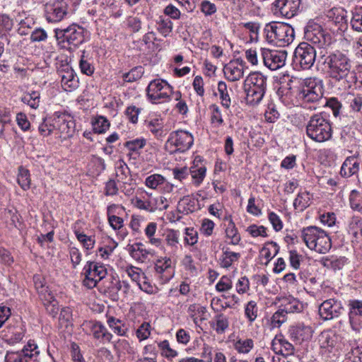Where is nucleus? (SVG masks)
I'll use <instances>...</instances> for the list:
<instances>
[{
	"instance_id": "nucleus-1",
	"label": "nucleus",
	"mask_w": 362,
	"mask_h": 362,
	"mask_svg": "<svg viewBox=\"0 0 362 362\" xmlns=\"http://www.w3.org/2000/svg\"><path fill=\"white\" fill-rule=\"evenodd\" d=\"M323 64L327 68V73L336 81L346 79L349 75H354L352 63L344 53L337 52L325 57Z\"/></svg>"
},
{
	"instance_id": "nucleus-2",
	"label": "nucleus",
	"mask_w": 362,
	"mask_h": 362,
	"mask_svg": "<svg viewBox=\"0 0 362 362\" xmlns=\"http://www.w3.org/2000/svg\"><path fill=\"white\" fill-rule=\"evenodd\" d=\"M267 87V77L259 71L250 73L244 81L246 103L256 105L262 100Z\"/></svg>"
},
{
	"instance_id": "nucleus-3",
	"label": "nucleus",
	"mask_w": 362,
	"mask_h": 362,
	"mask_svg": "<svg viewBox=\"0 0 362 362\" xmlns=\"http://www.w3.org/2000/svg\"><path fill=\"white\" fill-rule=\"evenodd\" d=\"M306 134L316 142L327 141L332 135L331 124L321 114H315L310 118L306 125Z\"/></svg>"
},
{
	"instance_id": "nucleus-4",
	"label": "nucleus",
	"mask_w": 362,
	"mask_h": 362,
	"mask_svg": "<svg viewBox=\"0 0 362 362\" xmlns=\"http://www.w3.org/2000/svg\"><path fill=\"white\" fill-rule=\"evenodd\" d=\"M322 85L316 78H307L300 83L297 98L303 103H314L322 98Z\"/></svg>"
},
{
	"instance_id": "nucleus-5",
	"label": "nucleus",
	"mask_w": 362,
	"mask_h": 362,
	"mask_svg": "<svg viewBox=\"0 0 362 362\" xmlns=\"http://www.w3.org/2000/svg\"><path fill=\"white\" fill-rule=\"evenodd\" d=\"M172 94V86L164 80L154 79L149 83L146 88L148 98L155 104L169 101Z\"/></svg>"
},
{
	"instance_id": "nucleus-6",
	"label": "nucleus",
	"mask_w": 362,
	"mask_h": 362,
	"mask_svg": "<svg viewBox=\"0 0 362 362\" xmlns=\"http://www.w3.org/2000/svg\"><path fill=\"white\" fill-rule=\"evenodd\" d=\"M74 0H52L45 5V16L49 23L61 21L68 13Z\"/></svg>"
},
{
	"instance_id": "nucleus-7",
	"label": "nucleus",
	"mask_w": 362,
	"mask_h": 362,
	"mask_svg": "<svg viewBox=\"0 0 362 362\" xmlns=\"http://www.w3.org/2000/svg\"><path fill=\"white\" fill-rule=\"evenodd\" d=\"M85 279L83 284L88 288H93L107 275V269L103 264L87 262L83 268Z\"/></svg>"
},
{
	"instance_id": "nucleus-8",
	"label": "nucleus",
	"mask_w": 362,
	"mask_h": 362,
	"mask_svg": "<svg viewBox=\"0 0 362 362\" xmlns=\"http://www.w3.org/2000/svg\"><path fill=\"white\" fill-rule=\"evenodd\" d=\"M86 33L83 28L74 24L64 30H56L55 35L60 42L77 47L84 42Z\"/></svg>"
},
{
	"instance_id": "nucleus-9",
	"label": "nucleus",
	"mask_w": 362,
	"mask_h": 362,
	"mask_svg": "<svg viewBox=\"0 0 362 362\" xmlns=\"http://www.w3.org/2000/svg\"><path fill=\"white\" fill-rule=\"evenodd\" d=\"M294 57L303 69H309L315 62V48L308 42H301L295 49Z\"/></svg>"
},
{
	"instance_id": "nucleus-10",
	"label": "nucleus",
	"mask_w": 362,
	"mask_h": 362,
	"mask_svg": "<svg viewBox=\"0 0 362 362\" xmlns=\"http://www.w3.org/2000/svg\"><path fill=\"white\" fill-rule=\"evenodd\" d=\"M304 37L307 41L320 48L329 44L330 39L322 27L315 23L309 22L304 29Z\"/></svg>"
},
{
	"instance_id": "nucleus-11",
	"label": "nucleus",
	"mask_w": 362,
	"mask_h": 362,
	"mask_svg": "<svg viewBox=\"0 0 362 362\" xmlns=\"http://www.w3.org/2000/svg\"><path fill=\"white\" fill-rule=\"evenodd\" d=\"M344 311L341 302L335 298L324 300L318 308L320 318L325 321L339 317Z\"/></svg>"
},
{
	"instance_id": "nucleus-12",
	"label": "nucleus",
	"mask_w": 362,
	"mask_h": 362,
	"mask_svg": "<svg viewBox=\"0 0 362 362\" xmlns=\"http://www.w3.org/2000/svg\"><path fill=\"white\" fill-rule=\"evenodd\" d=\"M261 55L264 64L272 71L284 66L287 56L285 51L272 50L266 48L261 49Z\"/></svg>"
},
{
	"instance_id": "nucleus-13",
	"label": "nucleus",
	"mask_w": 362,
	"mask_h": 362,
	"mask_svg": "<svg viewBox=\"0 0 362 362\" xmlns=\"http://www.w3.org/2000/svg\"><path fill=\"white\" fill-rule=\"evenodd\" d=\"M194 138L192 135L183 130L172 132L168 139V144L175 147V151L185 152L193 144Z\"/></svg>"
},
{
	"instance_id": "nucleus-14",
	"label": "nucleus",
	"mask_w": 362,
	"mask_h": 362,
	"mask_svg": "<svg viewBox=\"0 0 362 362\" xmlns=\"http://www.w3.org/2000/svg\"><path fill=\"white\" fill-rule=\"evenodd\" d=\"M300 4V0H276L272 4V10L274 13L291 18L297 15Z\"/></svg>"
},
{
	"instance_id": "nucleus-15",
	"label": "nucleus",
	"mask_w": 362,
	"mask_h": 362,
	"mask_svg": "<svg viewBox=\"0 0 362 362\" xmlns=\"http://www.w3.org/2000/svg\"><path fill=\"white\" fill-rule=\"evenodd\" d=\"M274 33L276 44L279 47L288 45L295 37L294 29L284 23H274Z\"/></svg>"
},
{
	"instance_id": "nucleus-16",
	"label": "nucleus",
	"mask_w": 362,
	"mask_h": 362,
	"mask_svg": "<svg viewBox=\"0 0 362 362\" xmlns=\"http://www.w3.org/2000/svg\"><path fill=\"white\" fill-rule=\"evenodd\" d=\"M342 339L340 334L335 332H322L319 338L320 346L321 349L331 352L333 349H337L340 347Z\"/></svg>"
},
{
	"instance_id": "nucleus-17",
	"label": "nucleus",
	"mask_w": 362,
	"mask_h": 362,
	"mask_svg": "<svg viewBox=\"0 0 362 362\" xmlns=\"http://www.w3.org/2000/svg\"><path fill=\"white\" fill-rule=\"evenodd\" d=\"M223 71L228 80L237 81L244 76V65L239 59L231 61L224 66Z\"/></svg>"
},
{
	"instance_id": "nucleus-18",
	"label": "nucleus",
	"mask_w": 362,
	"mask_h": 362,
	"mask_svg": "<svg viewBox=\"0 0 362 362\" xmlns=\"http://www.w3.org/2000/svg\"><path fill=\"white\" fill-rule=\"evenodd\" d=\"M154 269L163 281H168L173 276L172 260L169 257H161L155 262Z\"/></svg>"
},
{
	"instance_id": "nucleus-19",
	"label": "nucleus",
	"mask_w": 362,
	"mask_h": 362,
	"mask_svg": "<svg viewBox=\"0 0 362 362\" xmlns=\"http://www.w3.org/2000/svg\"><path fill=\"white\" fill-rule=\"evenodd\" d=\"M59 74L62 78L61 83L64 90L71 91L78 87V81L71 67L66 66L64 69L59 70Z\"/></svg>"
},
{
	"instance_id": "nucleus-20",
	"label": "nucleus",
	"mask_w": 362,
	"mask_h": 362,
	"mask_svg": "<svg viewBox=\"0 0 362 362\" xmlns=\"http://www.w3.org/2000/svg\"><path fill=\"white\" fill-rule=\"evenodd\" d=\"M291 338L298 343L309 340L312 338L313 330L310 326L298 324L289 329Z\"/></svg>"
},
{
	"instance_id": "nucleus-21",
	"label": "nucleus",
	"mask_w": 362,
	"mask_h": 362,
	"mask_svg": "<svg viewBox=\"0 0 362 362\" xmlns=\"http://www.w3.org/2000/svg\"><path fill=\"white\" fill-rule=\"evenodd\" d=\"M322 229L316 226H308L301 230V237L308 248L313 250L321 235Z\"/></svg>"
},
{
	"instance_id": "nucleus-22",
	"label": "nucleus",
	"mask_w": 362,
	"mask_h": 362,
	"mask_svg": "<svg viewBox=\"0 0 362 362\" xmlns=\"http://www.w3.org/2000/svg\"><path fill=\"white\" fill-rule=\"evenodd\" d=\"M360 160L356 156H349L344 161L340 170L342 177H349L358 173Z\"/></svg>"
},
{
	"instance_id": "nucleus-23",
	"label": "nucleus",
	"mask_w": 362,
	"mask_h": 362,
	"mask_svg": "<svg viewBox=\"0 0 362 362\" xmlns=\"http://www.w3.org/2000/svg\"><path fill=\"white\" fill-rule=\"evenodd\" d=\"M39 353L37 345L33 340H29L23 349L16 353L17 358H15V362H28Z\"/></svg>"
},
{
	"instance_id": "nucleus-24",
	"label": "nucleus",
	"mask_w": 362,
	"mask_h": 362,
	"mask_svg": "<svg viewBox=\"0 0 362 362\" xmlns=\"http://www.w3.org/2000/svg\"><path fill=\"white\" fill-rule=\"evenodd\" d=\"M55 125L57 126L59 131L61 133V136L64 139L71 136L74 133L75 124L73 120H67L64 116L59 117L55 121Z\"/></svg>"
},
{
	"instance_id": "nucleus-25",
	"label": "nucleus",
	"mask_w": 362,
	"mask_h": 362,
	"mask_svg": "<svg viewBox=\"0 0 362 362\" xmlns=\"http://www.w3.org/2000/svg\"><path fill=\"white\" fill-rule=\"evenodd\" d=\"M40 298L43 302L47 312L52 317H55L58 314L59 307L58 302L52 294L50 293H43V291H42L40 292Z\"/></svg>"
},
{
	"instance_id": "nucleus-26",
	"label": "nucleus",
	"mask_w": 362,
	"mask_h": 362,
	"mask_svg": "<svg viewBox=\"0 0 362 362\" xmlns=\"http://www.w3.org/2000/svg\"><path fill=\"white\" fill-rule=\"evenodd\" d=\"M90 328L94 338L103 339L110 342L112 339V334L109 332L107 328L100 322H90Z\"/></svg>"
},
{
	"instance_id": "nucleus-27",
	"label": "nucleus",
	"mask_w": 362,
	"mask_h": 362,
	"mask_svg": "<svg viewBox=\"0 0 362 362\" xmlns=\"http://www.w3.org/2000/svg\"><path fill=\"white\" fill-rule=\"evenodd\" d=\"M197 200L190 196L183 197L178 202L177 211L180 213L188 214L197 210L196 203Z\"/></svg>"
},
{
	"instance_id": "nucleus-28",
	"label": "nucleus",
	"mask_w": 362,
	"mask_h": 362,
	"mask_svg": "<svg viewBox=\"0 0 362 362\" xmlns=\"http://www.w3.org/2000/svg\"><path fill=\"white\" fill-rule=\"evenodd\" d=\"M332 247L331 239L329 235L323 230L321 232V235L317 241L316 246L313 250L318 253L325 254Z\"/></svg>"
},
{
	"instance_id": "nucleus-29",
	"label": "nucleus",
	"mask_w": 362,
	"mask_h": 362,
	"mask_svg": "<svg viewBox=\"0 0 362 362\" xmlns=\"http://www.w3.org/2000/svg\"><path fill=\"white\" fill-rule=\"evenodd\" d=\"M240 257V253L232 252L228 248H223V254L220 258V264L222 267L228 268L233 263L237 262Z\"/></svg>"
},
{
	"instance_id": "nucleus-30",
	"label": "nucleus",
	"mask_w": 362,
	"mask_h": 362,
	"mask_svg": "<svg viewBox=\"0 0 362 362\" xmlns=\"http://www.w3.org/2000/svg\"><path fill=\"white\" fill-rule=\"evenodd\" d=\"M147 129L158 139L164 136L163 122L156 118L146 122Z\"/></svg>"
},
{
	"instance_id": "nucleus-31",
	"label": "nucleus",
	"mask_w": 362,
	"mask_h": 362,
	"mask_svg": "<svg viewBox=\"0 0 362 362\" xmlns=\"http://www.w3.org/2000/svg\"><path fill=\"white\" fill-rule=\"evenodd\" d=\"M107 323L110 328H111L114 332L120 336H124L127 332V327L124 323L119 319L115 318L113 316L107 317Z\"/></svg>"
},
{
	"instance_id": "nucleus-32",
	"label": "nucleus",
	"mask_w": 362,
	"mask_h": 362,
	"mask_svg": "<svg viewBox=\"0 0 362 362\" xmlns=\"http://www.w3.org/2000/svg\"><path fill=\"white\" fill-rule=\"evenodd\" d=\"M211 327L218 333L222 334L228 329L229 326L228 318L223 314H219L216 316L215 320L210 322Z\"/></svg>"
},
{
	"instance_id": "nucleus-33",
	"label": "nucleus",
	"mask_w": 362,
	"mask_h": 362,
	"mask_svg": "<svg viewBox=\"0 0 362 362\" xmlns=\"http://www.w3.org/2000/svg\"><path fill=\"white\" fill-rule=\"evenodd\" d=\"M281 306L286 313L299 312L301 309L299 301L294 298L285 297L281 298Z\"/></svg>"
},
{
	"instance_id": "nucleus-34",
	"label": "nucleus",
	"mask_w": 362,
	"mask_h": 362,
	"mask_svg": "<svg viewBox=\"0 0 362 362\" xmlns=\"http://www.w3.org/2000/svg\"><path fill=\"white\" fill-rule=\"evenodd\" d=\"M226 235L227 238L230 240V243L234 245H238L241 240L240 235L232 218L229 219L228 225L226 229Z\"/></svg>"
},
{
	"instance_id": "nucleus-35",
	"label": "nucleus",
	"mask_w": 362,
	"mask_h": 362,
	"mask_svg": "<svg viewBox=\"0 0 362 362\" xmlns=\"http://www.w3.org/2000/svg\"><path fill=\"white\" fill-rule=\"evenodd\" d=\"M311 195L308 192L299 193L293 202V206L296 209L299 208L303 210L308 207L311 203Z\"/></svg>"
},
{
	"instance_id": "nucleus-36",
	"label": "nucleus",
	"mask_w": 362,
	"mask_h": 362,
	"mask_svg": "<svg viewBox=\"0 0 362 362\" xmlns=\"http://www.w3.org/2000/svg\"><path fill=\"white\" fill-rule=\"evenodd\" d=\"M18 183L24 190H28L30 187V178L29 170L21 166L18 169Z\"/></svg>"
},
{
	"instance_id": "nucleus-37",
	"label": "nucleus",
	"mask_w": 362,
	"mask_h": 362,
	"mask_svg": "<svg viewBox=\"0 0 362 362\" xmlns=\"http://www.w3.org/2000/svg\"><path fill=\"white\" fill-rule=\"evenodd\" d=\"M218 91L220 95V99L221 100V105L226 109H228L230 106V98L228 93L227 85L223 81H220L218 83Z\"/></svg>"
},
{
	"instance_id": "nucleus-38",
	"label": "nucleus",
	"mask_w": 362,
	"mask_h": 362,
	"mask_svg": "<svg viewBox=\"0 0 362 362\" xmlns=\"http://www.w3.org/2000/svg\"><path fill=\"white\" fill-rule=\"evenodd\" d=\"M40 95L37 91H32L29 93H25L21 100L28 104L30 107L36 109L40 105Z\"/></svg>"
},
{
	"instance_id": "nucleus-39",
	"label": "nucleus",
	"mask_w": 362,
	"mask_h": 362,
	"mask_svg": "<svg viewBox=\"0 0 362 362\" xmlns=\"http://www.w3.org/2000/svg\"><path fill=\"white\" fill-rule=\"evenodd\" d=\"M254 346L251 339H238L234 344L235 349L240 354H248Z\"/></svg>"
},
{
	"instance_id": "nucleus-40",
	"label": "nucleus",
	"mask_w": 362,
	"mask_h": 362,
	"mask_svg": "<svg viewBox=\"0 0 362 362\" xmlns=\"http://www.w3.org/2000/svg\"><path fill=\"white\" fill-rule=\"evenodd\" d=\"M110 127L109 121L103 116H98L93 122V131L98 134L104 133Z\"/></svg>"
},
{
	"instance_id": "nucleus-41",
	"label": "nucleus",
	"mask_w": 362,
	"mask_h": 362,
	"mask_svg": "<svg viewBox=\"0 0 362 362\" xmlns=\"http://www.w3.org/2000/svg\"><path fill=\"white\" fill-rule=\"evenodd\" d=\"M144 74V68L141 66H136L130 71L123 75L124 81L126 82H134L141 78Z\"/></svg>"
},
{
	"instance_id": "nucleus-42",
	"label": "nucleus",
	"mask_w": 362,
	"mask_h": 362,
	"mask_svg": "<svg viewBox=\"0 0 362 362\" xmlns=\"http://www.w3.org/2000/svg\"><path fill=\"white\" fill-rule=\"evenodd\" d=\"M349 316H362V300H350L348 303Z\"/></svg>"
},
{
	"instance_id": "nucleus-43",
	"label": "nucleus",
	"mask_w": 362,
	"mask_h": 362,
	"mask_svg": "<svg viewBox=\"0 0 362 362\" xmlns=\"http://www.w3.org/2000/svg\"><path fill=\"white\" fill-rule=\"evenodd\" d=\"M84 54L85 53L83 52L81 55L79 62V66L83 74H86L87 76H91L93 74L95 69L90 62V59L86 57Z\"/></svg>"
},
{
	"instance_id": "nucleus-44",
	"label": "nucleus",
	"mask_w": 362,
	"mask_h": 362,
	"mask_svg": "<svg viewBox=\"0 0 362 362\" xmlns=\"http://www.w3.org/2000/svg\"><path fill=\"white\" fill-rule=\"evenodd\" d=\"M165 178L159 174H153L146 177L145 184L151 189H156L158 186L164 183Z\"/></svg>"
},
{
	"instance_id": "nucleus-45",
	"label": "nucleus",
	"mask_w": 362,
	"mask_h": 362,
	"mask_svg": "<svg viewBox=\"0 0 362 362\" xmlns=\"http://www.w3.org/2000/svg\"><path fill=\"white\" fill-rule=\"evenodd\" d=\"M116 176L119 180H124L129 173V169L124 160H119L116 163Z\"/></svg>"
},
{
	"instance_id": "nucleus-46",
	"label": "nucleus",
	"mask_w": 362,
	"mask_h": 362,
	"mask_svg": "<svg viewBox=\"0 0 362 362\" xmlns=\"http://www.w3.org/2000/svg\"><path fill=\"white\" fill-rule=\"evenodd\" d=\"M189 174H191L192 177L194 180V183L199 185L203 181L206 175V168H191L189 169Z\"/></svg>"
},
{
	"instance_id": "nucleus-47",
	"label": "nucleus",
	"mask_w": 362,
	"mask_h": 362,
	"mask_svg": "<svg viewBox=\"0 0 362 362\" xmlns=\"http://www.w3.org/2000/svg\"><path fill=\"white\" fill-rule=\"evenodd\" d=\"M257 312L258 308L256 302L254 300L248 302L245 308V313L250 322L254 321L257 318Z\"/></svg>"
},
{
	"instance_id": "nucleus-48",
	"label": "nucleus",
	"mask_w": 362,
	"mask_h": 362,
	"mask_svg": "<svg viewBox=\"0 0 362 362\" xmlns=\"http://www.w3.org/2000/svg\"><path fill=\"white\" fill-rule=\"evenodd\" d=\"M286 313L280 308L272 317V325L274 327H279L286 320Z\"/></svg>"
},
{
	"instance_id": "nucleus-49",
	"label": "nucleus",
	"mask_w": 362,
	"mask_h": 362,
	"mask_svg": "<svg viewBox=\"0 0 362 362\" xmlns=\"http://www.w3.org/2000/svg\"><path fill=\"white\" fill-rule=\"evenodd\" d=\"M209 110L211 112V123H216L218 126L221 125L223 123V119L218 106L216 104H212L209 106Z\"/></svg>"
},
{
	"instance_id": "nucleus-50",
	"label": "nucleus",
	"mask_w": 362,
	"mask_h": 362,
	"mask_svg": "<svg viewBox=\"0 0 362 362\" xmlns=\"http://www.w3.org/2000/svg\"><path fill=\"white\" fill-rule=\"evenodd\" d=\"M265 119L269 122H274L280 116L276 105L270 103L267 106V110L264 113Z\"/></svg>"
},
{
	"instance_id": "nucleus-51",
	"label": "nucleus",
	"mask_w": 362,
	"mask_h": 362,
	"mask_svg": "<svg viewBox=\"0 0 362 362\" xmlns=\"http://www.w3.org/2000/svg\"><path fill=\"white\" fill-rule=\"evenodd\" d=\"M173 30V23L169 19H160L158 22V30L163 36H168Z\"/></svg>"
},
{
	"instance_id": "nucleus-52",
	"label": "nucleus",
	"mask_w": 362,
	"mask_h": 362,
	"mask_svg": "<svg viewBox=\"0 0 362 362\" xmlns=\"http://www.w3.org/2000/svg\"><path fill=\"white\" fill-rule=\"evenodd\" d=\"M200 10L206 16H209L214 14L217 8L214 4L208 0H204L200 4Z\"/></svg>"
},
{
	"instance_id": "nucleus-53",
	"label": "nucleus",
	"mask_w": 362,
	"mask_h": 362,
	"mask_svg": "<svg viewBox=\"0 0 362 362\" xmlns=\"http://www.w3.org/2000/svg\"><path fill=\"white\" fill-rule=\"evenodd\" d=\"M146 145V140L144 139H136L128 141L124 144V146L130 151H137L142 148Z\"/></svg>"
},
{
	"instance_id": "nucleus-54",
	"label": "nucleus",
	"mask_w": 362,
	"mask_h": 362,
	"mask_svg": "<svg viewBox=\"0 0 362 362\" xmlns=\"http://www.w3.org/2000/svg\"><path fill=\"white\" fill-rule=\"evenodd\" d=\"M351 25L355 31L362 32V11L353 13Z\"/></svg>"
},
{
	"instance_id": "nucleus-55",
	"label": "nucleus",
	"mask_w": 362,
	"mask_h": 362,
	"mask_svg": "<svg viewBox=\"0 0 362 362\" xmlns=\"http://www.w3.org/2000/svg\"><path fill=\"white\" fill-rule=\"evenodd\" d=\"M149 197V199L147 201H144L139 198H136L135 200V206L139 209H143L149 212L154 211V207L152 206L151 197V195L146 193Z\"/></svg>"
},
{
	"instance_id": "nucleus-56",
	"label": "nucleus",
	"mask_w": 362,
	"mask_h": 362,
	"mask_svg": "<svg viewBox=\"0 0 362 362\" xmlns=\"http://www.w3.org/2000/svg\"><path fill=\"white\" fill-rule=\"evenodd\" d=\"M246 230L254 238L267 236V228L263 226H257L256 225H251L247 227Z\"/></svg>"
},
{
	"instance_id": "nucleus-57",
	"label": "nucleus",
	"mask_w": 362,
	"mask_h": 362,
	"mask_svg": "<svg viewBox=\"0 0 362 362\" xmlns=\"http://www.w3.org/2000/svg\"><path fill=\"white\" fill-rule=\"evenodd\" d=\"M151 325L148 322L142 323L136 330V337L140 341L148 339L151 334Z\"/></svg>"
},
{
	"instance_id": "nucleus-58",
	"label": "nucleus",
	"mask_w": 362,
	"mask_h": 362,
	"mask_svg": "<svg viewBox=\"0 0 362 362\" xmlns=\"http://www.w3.org/2000/svg\"><path fill=\"white\" fill-rule=\"evenodd\" d=\"M361 201V197L359 193L356 190H352L349 195V202L351 208L358 211L361 210L362 201Z\"/></svg>"
},
{
	"instance_id": "nucleus-59",
	"label": "nucleus",
	"mask_w": 362,
	"mask_h": 362,
	"mask_svg": "<svg viewBox=\"0 0 362 362\" xmlns=\"http://www.w3.org/2000/svg\"><path fill=\"white\" fill-rule=\"evenodd\" d=\"M152 206L154 207V211L157 209L165 210L168 208L167 199L164 197L160 196L156 198L151 197Z\"/></svg>"
},
{
	"instance_id": "nucleus-60",
	"label": "nucleus",
	"mask_w": 362,
	"mask_h": 362,
	"mask_svg": "<svg viewBox=\"0 0 362 362\" xmlns=\"http://www.w3.org/2000/svg\"><path fill=\"white\" fill-rule=\"evenodd\" d=\"M326 105L329 107L333 112L334 117H338L340 114V110L341 108V103L335 98H331L326 101Z\"/></svg>"
},
{
	"instance_id": "nucleus-61",
	"label": "nucleus",
	"mask_w": 362,
	"mask_h": 362,
	"mask_svg": "<svg viewBox=\"0 0 362 362\" xmlns=\"http://www.w3.org/2000/svg\"><path fill=\"white\" fill-rule=\"evenodd\" d=\"M281 343L282 349V356H291L293 355L295 348L293 345L281 336Z\"/></svg>"
},
{
	"instance_id": "nucleus-62",
	"label": "nucleus",
	"mask_w": 362,
	"mask_h": 362,
	"mask_svg": "<svg viewBox=\"0 0 362 362\" xmlns=\"http://www.w3.org/2000/svg\"><path fill=\"white\" fill-rule=\"evenodd\" d=\"M216 288L220 292L226 291L232 288V281L228 277L223 276L217 283Z\"/></svg>"
},
{
	"instance_id": "nucleus-63",
	"label": "nucleus",
	"mask_w": 362,
	"mask_h": 362,
	"mask_svg": "<svg viewBox=\"0 0 362 362\" xmlns=\"http://www.w3.org/2000/svg\"><path fill=\"white\" fill-rule=\"evenodd\" d=\"M47 38L46 31L42 28H37L33 31L30 35V40L32 42H42L45 41Z\"/></svg>"
},
{
	"instance_id": "nucleus-64",
	"label": "nucleus",
	"mask_w": 362,
	"mask_h": 362,
	"mask_svg": "<svg viewBox=\"0 0 362 362\" xmlns=\"http://www.w3.org/2000/svg\"><path fill=\"white\" fill-rule=\"evenodd\" d=\"M185 241L187 245H193L197 242V233L193 228H185Z\"/></svg>"
}]
</instances>
